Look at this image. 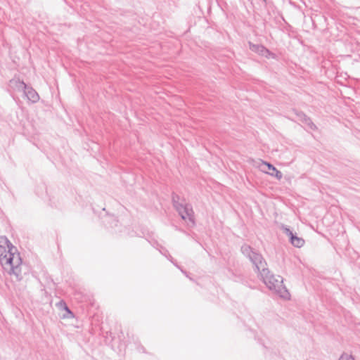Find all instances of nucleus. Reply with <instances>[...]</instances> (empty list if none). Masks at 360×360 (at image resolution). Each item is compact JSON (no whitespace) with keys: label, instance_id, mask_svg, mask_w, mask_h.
Returning a JSON list of instances; mask_svg holds the SVG:
<instances>
[{"label":"nucleus","instance_id":"nucleus-2","mask_svg":"<svg viewBox=\"0 0 360 360\" xmlns=\"http://www.w3.org/2000/svg\"><path fill=\"white\" fill-rule=\"evenodd\" d=\"M0 263L3 268L13 274L18 281L22 278L21 264L22 259L15 246L7 248L0 245Z\"/></svg>","mask_w":360,"mask_h":360},{"label":"nucleus","instance_id":"nucleus-10","mask_svg":"<svg viewBox=\"0 0 360 360\" xmlns=\"http://www.w3.org/2000/svg\"><path fill=\"white\" fill-rule=\"evenodd\" d=\"M0 245L6 246L7 248H11V246H14L8 239L4 236H0Z\"/></svg>","mask_w":360,"mask_h":360},{"label":"nucleus","instance_id":"nucleus-6","mask_svg":"<svg viewBox=\"0 0 360 360\" xmlns=\"http://www.w3.org/2000/svg\"><path fill=\"white\" fill-rule=\"evenodd\" d=\"M23 93L27 98L32 103H37L39 100V94L32 87L27 86Z\"/></svg>","mask_w":360,"mask_h":360},{"label":"nucleus","instance_id":"nucleus-11","mask_svg":"<svg viewBox=\"0 0 360 360\" xmlns=\"http://www.w3.org/2000/svg\"><path fill=\"white\" fill-rule=\"evenodd\" d=\"M60 304L63 305L64 307V309L67 311L68 315H64V317L70 318V317H72L73 316L72 312L68 309V307H67V305H66V304L65 302H60Z\"/></svg>","mask_w":360,"mask_h":360},{"label":"nucleus","instance_id":"nucleus-7","mask_svg":"<svg viewBox=\"0 0 360 360\" xmlns=\"http://www.w3.org/2000/svg\"><path fill=\"white\" fill-rule=\"evenodd\" d=\"M10 84L18 91H23L27 86L23 81L20 80L18 78L11 79Z\"/></svg>","mask_w":360,"mask_h":360},{"label":"nucleus","instance_id":"nucleus-3","mask_svg":"<svg viewBox=\"0 0 360 360\" xmlns=\"http://www.w3.org/2000/svg\"><path fill=\"white\" fill-rule=\"evenodd\" d=\"M172 200L173 205L181 219L184 220L188 219L191 223L192 226L195 224L194 212L192 206L185 202V199L181 200L180 196L175 193L172 194Z\"/></svg>","mask_w":360,"mask_h":360},{"label":"nucleus","instance_id":"nucleus-9","mask_svg":"<svg viewBox=\"0 0 360 360\" xmlns=\"http://www.w3.org/2000/svg\"><path fill=\"white\" fill-rule=\"evenodd\" d=\"M264 165H266L269 170L268 172L270 175L276 177L278 179H281L283 176L282 173L278 170L274 165L270 163L264 162Z\"/></svg>","mask_w":360,"mask_h":360},{"label":"nucleus","instance_id":"nucleus-4","mask_svg":"<svg viewBox=\"0 0 360 360\" xmlns=\"http://www.w3.org/2000/svg\"><path fill=\"white\" fill-rule=\"evenodd\" d=\"M293 112L296 115L297 120L307 125L311 129H315L316 128V125L313 123L311 120L308 116H307L303 112L297 111L296 110H294Z\"/></svg>","mask_w":360,"mask_h":360},{"label":"nucleus","instance_id":"nucleus-1","mask_svg":"<svg viewBox=\"0 0 360 360\" xmlns=\"http://www.w3.org/2000/svg\"><path fill=\"white\" fill-rule=\"evenodd\" d=\"M242 253L247 257L255 266V270L259 273L266 287L281 298L290 299V293L283 284V279L281 276L272 274L266 267L267 264L262 255L252 250L248 245L241 247Z\"/></svg>","mask_w":360,"mask_h":360},{"label":"nucleus","instance_id":"nucleus-5","mask_svg":"<svg viewBox=\"0 0 360 360\" xmlns=\"http://www.w3.org/2000/svg\"><path fill=\"white\" fill-rule=\"evenodd\" d=\"M285 233L290 236V243L292 245L297 248H301L304 245V240L302 238H299L294 235L289 229H285Z\"/></svg>","mask_w":360,"mask_h":360},{"label":"nucleus","instance_id":"nucleus-8","mask_svg":"<svg viewBox=\"0 0 360 360\" xmlns=\"http://www.w3.org/2000/svg\"><path fill=\"white\" fill-rule=\"evenodd\" d=\"M250 47L252 51L257 52L262 56L267 57V55L270 54L269 51L262 45H255L250 43Z\"/></svg>","mask_w":360,"mask_h":360},{"label":"nucleus","instance_id":"nucleus-12","mask_svg":"<svg viewBox=\"0 0 360 360\" xmlns=\"http://www.w3.org/2000/svg\"><path fill=\"white\" fill-rule=\"evenodd\" d=\"M339 360H354L352 355H349L347 353H343L340 356Z\"/></svg>","mask_w":360,"mask_h":360}]
</instances>
